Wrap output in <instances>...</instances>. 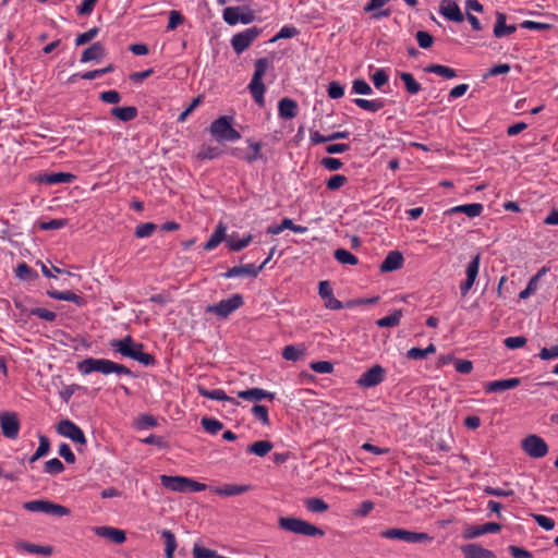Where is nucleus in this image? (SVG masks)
<instances>
[{"label":"nucleus","mask_w":558,"mask_h":558,"mask_svg":"<svg viewBox=\"0 0 558 558\" xmlns=\"http://www.w3.org/2000/svg\"><path fill=\"white\" fill-rule=\"evenodd\" d=\"M241 7H227L223 9L222 17L229 25H235L239 23Z\"/></svg>","instance_id":"nucleus-47"},{"label":"nucleus","mask_w":558,"mask_h":558,"mask_svg":"<svg viewBox=\"0 0 558 558\" xmlns=\"http://www.w3.org/2000/svg\"><path fill=\"white\" fill-rule=\"evenodd\" d=\"M244 304V298L240 293L232 294L229 299L221 300L217 304H209L205 312L216 315L218 318H227Z\"/></svg>","instance_id":"nucleus-8"},{"label":"nucleus","mask_w":558,"mask_h":558,"mask_svg":"<svg viewBox=\"0 0 558 558\" xmlns=\"http://www.w3.org/2000/svg\"><path fill=\"white\" fill-rule=\"evenodd\" d=\"M506 21H507V16L505 13H502V12L496 13V23H495L494 31H493L494 36L496 38H502V37L509 36L517 31V26L514 24L507 25Z\"/></svg>","instance_id":"nucleus-23"},{"label":"nucleus","mask_w":558,"mask_h":558,"mask_svg":"<svg viewBox=\"0 0 558 558\" xmlns=\"http://www.w3.org/2000/svg\"><path fill=\"white\" fill-rule=\"evenodd\" d=\"M19 547L32 554L50 555L52 553V548L50 546H39L26 542L20 543Z\"/></svg>","instance_id":"nucleus-48"},{"label":"nucleus","mask_w":558,"mask_h":558,"mask_svg":"<svg viewBox=\"0 0 558 558\" xmlns=\"http://www.w3.org/2000/svg\"><path fill=\"white\" fill-rule=\"evenodd\" d=\"M304 505L308 511L314 513L325 512L329 509L328 504L318 497L305 499Z\"/></svg>","instance_id":"nucleus-44"},{"label":"nucleus","mask_w":558,"mask_h":558,"mask_svg":"<svg viewBox=\"0 0 558 558\" xmlns=\"http://www.w3.org/2000/svg\"><path fill=\"white\" fill-rule=\"evenodd\" d=\"M464 558H496L494 551L484 548L480 544L471 543L461 547Z\"/></svg>","instance_id":"nucleus-22"},{"label":"nucleus","mask_w":558,"mask_h":558,"mask_svg":"<svg viewBox=\"0 0 558 558\" xmlns=\"http://www.w3.org/2000/svg\"><path fill=\"white\" fill-rule=\"evenodd\" d=\"M227 227L220 222L216 230L213 232L208 241L204 244L205 251H211L216 248L222 241H226L228 235L226 234Z\"/></svg>","instance_id":"nucleus-30"},{"label":"nucleus","mask_w":558,"mask_h":558,"mask_svg":"<svg viewBox=\"0 0 558 558\" xmlns=\"http://www.w3.org/2000/svg\"><path fill=\"white\" fill-rule=\"evenodd\" d=\"M280 530L306 537H323L325 531L319 526L296 517H280L278 519Z\"/></svg>","instance_id":"nucleus-3"},{"label":"nucleus","mask_w":558,"mask_h":558,"mask_svg":"<svg viewBox=\"0 0 558 558\" xmlns=\"http://www.w3.org/2000/svg\"><path fill=\"white\" fill-rule=\"evenodd\" d=\"M333 257L340 263V264H347V265H356L359 263V259L355 255H353L351 252H349L345 248H338L333 253Z\"/></svg>","instance_id":"nucleus-46"},{"label":"nucleus","mask_w":558,"mask_h":558,"mask_svg":"<svg viewBox=\"0 0 558 558\" xmlns=\"http://www.w3.org/2000/svg\"><path fill=\"white\" fill-rule=\"evenodd\" d=\"M253 415L258 418L264 425H269L268 408L262 404H255L252 408Z\"/></svg>","instance_id":"nucleus-61"},{"label":"nucleus","mask_w":558,"mask_h":558,"mask_svg":"<svg viewBox=\"0 0 558 558\" xmlns=\"http://www.w3.org/2000/svg\"><path fill=\"white\" fill-rule=\"evenodd\" d=\"M404 258L399 251H390L379 266L381 272H391L403 266Z\"/></svg>","instance_id":"nucleus-20"},{"label":"nucleus","mask_w":558,"mask_h":558,"mask_svg":"<svg viewBox=\"0 0 558 558\" xmlns=\"http://www.w3.org/2000/svg\"><path fill=\"white\" fill-rule=\"evenodd\" d=\"M63 471H64V465L58 458H53V459H50L47 462H45L44 472H46L48 474L57 475V474L62 473Z\"/></svg>","instance_id":"nucleus-49"},{"label":"nucleus","mask_w":558,"mask_h":558,"mask_svg":"<svg viewBox=\"0 0 558 558\" xmlns=\"http://www.w3.org/2000/svg\"><path fill=\"white\" fill-rule=\"evenodd\" d=\"M57 432L76 444H86V437L83 430L70 420H61L57 425Z\"/></svg>","instance_id":"nucleus-14"},{"label":"nucleus","mask_w":558,"mask_h":558,"mask_svg":"<svg viewBox=\"0 0 558 558\" xmlns=\"http://www.w3.org/2000/svg\"><path fill=\"white\" fill-rule=\"evenodd\" d=\"M310 367L318 374H330L333 371V365L329 361H316L310 364Z\"/></svg>","instance_id":"nucleus-58"},{"label":"nucleus","mask_w":558,"mask_h":558,"mask_svg":"<svg viewBox=\"0 0 558 558\" xmlns=\"http://www.w3.org/2000/svg\"><path fill=\"white\" fill-rule=\"evenodd\" d=\"M233 117L220 116L210 123L209 132L218 142H234L241 138V134L232 126Z\"/></svg>","instance_id":"nucleus-5"},{"label":"nucleus","mask_w":558,"mask_h":558,"mask_svg":"<svg viewBox=\"0 0 558 558\" xmlns=\"http://www.w3.org/2000/svg\"><path fill=\"white\" fill-rule=\"evenodd\" d=\"M483 205L480 203L464 204L452 207L447 214L463 213L470 218L478 217L483 211Z\"/></svg>","instance_id":"nucleus-33"},{"label":"nucleus","mask_w":558,"mask_h":558,"mask_svg":"<svg viewBox=\"0 0 558 558\" xmlns=\"http://www.w3.org/2000/svg\"><path fill=\"white\" fill-rule=\"evenodd\" d=\"M318 294L324 300V306L328 310H342L343 307H351L355 302L349 301L345 304L340 302L333 296L332 288L327 280H323L318 284Z\"/></svg>","instance_id":"nucleus-12"},{"label":"nucleus","mask_w":558,"mask_h":558,"mask_svg":"<svg viewBox=\"0 0 558 558\" xmlns=\"http://www.w3.org/2000/svg\"><path fill=\"white\" fill-rule=\"evenodd\" d=\"M246 143L252 148V151L246 153L245 156H243V160H245L247 163H253L256 160L264 159V155L262 154V142H254L253 140L248 138L246 140Z\"/></svg>","instance_id":"nucleus-36"},{"label":"nucleus","mask_w":558,"mask_h":558,"mask_svg":"<svg viewBox=\"0 0 558 558\" xmlns=\"http://www.w3.org/2000/svg\"><path fill=\"white\" fill-rule=\"evenodd\" d=\"M521 384L519 377H511L507 379L489 381L485 385V391L487 393L501 392L504 390L517 388Z\"/></svg>","instance_id":"nucleus-21"},{"label":"nucleus","mask_w":558,"mask_h":558,"mask_svg":"<svg viewBox=\"0 0 558 558\" xmlns=\"http://www.w3.org/2000/svg\"><path fill=\"white\" fill-rule=\"evenodd\" d=\"M217 551L195 544L193 547V558H214Z\"/></svg>","instance_id":"nucleus-64"},{"label":"nucleus","mask_w":558,"mask_h":558,"mask_svg":"<svg viewBox=\"0 0 558 558\" xmlns=\"http://www.w3.org/2000/svg\"><path fill=\"white\" fill-rule=\"evenodd\" d=\"M400 78L404 83L405 90L410 95H415L422 89L421 84L414 78L413 74L409 72H401Z\"/></svg>","instance_id":"nucleus-41"},{"label":"nucleus","mask_w":558,"mask_h":558,"mask_svg":"<svg viewBox=\"0 0 558 558\" xmlns=\"http://www.w3.org/2000/svg\"><path fill=\"white\" fill-rule=\"evenodd\" d=\"M439 13L452 22H462L463 14L459 5L453 0H442L439 5Z\"/></svg>","instance_id":"nucleus-19"},{"label":"nucleus","mask_w":558,"mask_h":558,"mask_svg":"<svg viewBox=\"0 0 558 558\" xmlns=\"http://www.w3.org/2000/svg\"><path fill=\"white\" fill-rule=\"evenodd\" d=\"M29 315L37 316L47 322H54L57 319V314L52 311L43 307H34L29 311Z\"/></svg>","instance_id":"nucleus-59"},{"label":"nucleus","mask_w":558,"mask_h":558,"mask_svg":"<svg viewBox=\"0 0 558 558\" xmlns=\"http://www.w3.org/2000/svg\"><path fill=\"white\" fill-rule=\"evenodd\" d=\"M201 425L210 435H216L223 428V424L220 421L208 416H204L201 420Z\"/></svg>","instance_id":"nucleus-45"},{"label":"nucleus","mask_w":558,"mask_h":558,"mask_svg":"<svg viewBox=\"0 0 558 558\" xmlns=\"http://www.w3.org/2000/svg\"><path fill=\"white\" fill-rule=\"evenodd\" d=\"M502 529L497 522H487L482 525H466L463 531L464 539H473L487 533H498Z\"/></svg>","instance_id":"nucleus-15"},{"label":"nucleus","mask_w":558,"mask_h":558,"mask_svg":"<svg viewBox=\"0 0 558 558\" xmlns=\"http://www.w3.org/2000/svg\"><path fill=\"white\" fill-rule=\"evenodd\" d=\"M522 450L531 458H544L548 453V445L546 441L535 434L527 435L521 441Z\"/></svg>","instance_id":"nucleus-9"},{"label":"nucleus","mask_w":558,"mask_h":558,"mask_svg":"<svg viewBox=\"0 0 558 558\" xmlns=\"http://www.w3.org/2000/svg\"><path fill=\"white\" fill-rule=\"evenodd\" d=\"M353 102L361 109L371 111V112H377L380 109L385 107V101L380 98L378 99H364V98H355L353 99Z\"/></svg>","instance_id":"nucleus-35"},{"label":"nucleus","mask_w":558,"mask_h":558,"mask_svg":"<svg viewBox=\"0 0 558 558\" xmlns=\"http://www.w3.org/2000/svg\"><path fill=\"white\" fill-rule=\"evenodd\" d=\"M251 489L250 485H238V484H226L220 487H216L214 492L220 496H238L242 495Z\"/></svg>","instance_id":"nucleus-31"},{"label":"nucleus","mask_w":558,"mask_h":558,"mask_svg":"<svg viewBox=\"0 0 558 558\" xmlns=\"http://www.w3.org/2000/svg\"><path fill=\"white\" fill-rule=\"evenodd\" d=\"M15 275L19 279L25 281H33L38 278V274L31 268L25 262H22L17 265L15 269Z\"/></svg>","instance_id":"nucleus-42"},{"label":"nucleus","mask_w":558,"mask_h":558,"mask_svg":"<svg viewBox=\"0 0 558 558\" xmlns=\"http://www.w3.org/2000/svg\"><path fill=\"white\" fill-rule=\"evenodd\" d=\"M347 182H348V178L345 175L335 174L327 180L326 186L330 191H336V190L342 187Z\"/></svg>","instance_id":"nucleus-57"},{"label":"nucleus","mask_w":558,"mask_h":558,"mask_svg":"<svg viewBox=\"0 0 558 558\" xmlns=\"http://www.w3.org/2000/svg\"><path fill=\"white\" fill-rule=\"evenodd\" d=\"M327 94L331 99H339L344 95V88L340 82L332 81L328 85Z\"/></svg>","instance_id":"nucleus-62"},{"label":"nucleus","mask_w":558,"mask_h":558,"mask_svg":"<svg viewBox=\"0 0 558 558\" xmlns=\"http://www.w3.org/2000/svg\"><path fill=\"white\" fill-rule=\"evenodd\" d=\"M300 31L295 26H283L271 39L270 43H276L279 39L292 38L299 35Z\"/></svg>","instance_id":"nucleus-50"},{"label":"nucleus","mask_w":558,"mask_h":558,"mask_svg":"<svg viewBox=\"0 0 558 558\" xmlns=\"http://www.w3.org/2000/svg\"><path fill=\"white\" fill-rule=\"evenodd\" d=\"M264 269V265L255 266L254 264H246L241 266H233L229 268L223 276L226 278L234 277H257L258 274Z\"/></svg>","instance_id":"nucleus-18"},{"label":"nucleus","mask_w":558,"mask_h":558,"mask_svg":"<svg viewBox=\"0 0 558 558\" xmlns=\"http://www.w3.org/2000/svg\"><path fill=\"white\" fill-rule=\"evenodd\" d=\"M255 70L252 76V80L247 86L253 99L255 102L263 108L265 106L264 94L266 90V86L263 83V76L265 75L269 61L266 58H259L254 63Z\"/></svg>","instance_id":"nucleus-4"},{"label":"nucleus","mask_w":558,"mask_h":558,"mask_svg":"<svg viewBox=\"0 0 558 558\" xmlns=\"http://www.w3.org/2000/svg\"><path fill=\"white\" fill-rule=\"evenodd\" d=\"M110 113L122 122H129L137 117L138 110L134 106L114 107L110 110Z\"/></svg>","instance_id":"nucleus-32"},{"label":"nucleus","mask_w":558,"mask_h":558,"mask_svg":"<svg viewBox=\"0 0 558 558\" xmlns=\"http://www.w3.org/2000/svg\"><path fill=\"white\" fill-rule=\"evenodd\" d=\"M415 38L417 40L418 46L422 49H428L434 44V37L425 31H417L415 34Z\"/></svg>","instance_id":"nucleus-54"},{"label":"nucleus","mask_w":558,"mask_h":558,"mask_svg":"<svg viewBox=\"0 0 558 558\" xmlns=\"http://www.w3.org/2000/svg\"><path fill=\"white\" fill-rule=\"evenodd\" d=\"M481 255L476 254L466 266V279L460 283V292L463 296L468 294L473 287L475 279L478 275Z\"/></svg>","instance_id":"nucleus-16"},{"label":"nucleus","mask_w":558,"mask_h":558,"mask_svg":"<svg viewBox=\"0 0 558 558\" xmlns=\"http://www.w3.org/2000/svg\"><path fill=\"white\" fill-rule=\"evenodd\" d=\"M260 34L262 29L256 26L246 28L245 31L233 35L231 38V46L238 54H241Z\"/></svg>","instance_id":"nucleus-11"},{"label":"nucleus","mask_w":558,"mask_h":558,"mask_svg":"<svg viewBox=\"0 0 558 558\" xmlns=\"http://www.w3.org/2000/svg\"><path fill=\"white\" fill-rule=\"evenodd\" d=\"M106 54L105 47L101 43H94L92 46L87 47L81 54L80 61L82 63H86L89 61H98L101 60Z\"/></svg>","instance_id":"nucleus-27"},{"label":"nucleus","mask_w":558,"mask_h":558,"mask_svg":"<svg viewBox=\"0 0 558 558\" xmlns=\"http://www.w3.org/2000/svg\"><path fill=\"white\" fill-rule=\"evenodd\" d=\"M402 316H403L402 310H396L390 315L378 319L376 324L378 327H386V328L396 327L400 324Z\"/></svg>","instance_id":"nucleus-43"},{"label":"nucleus","mask_w":558,"mask_h":558,"mask_svg":"<svg viewBox=\"0 0 558 558\" xmlns=\"http://www.w3.org/2000/svg\"><path fill=\"white\" fill-rule=\"evenodd\" d=\"M272 447L274 445L269 440H258L250 445L246 451L258 457H265L268 452L271 451Z\"/></svg>","instance_id":"nucleus-39"},{"label":"nucleus","mask_w":558,"mask_h":558,"mask_svg":"<svg viewBox=\"0 0 558 558\" xmlns=\"http://www.w3.org/2000/svg\"><path fill=\"white\" fill-rule=\"evenodd\" d=\"M197 391H198V393L202 397H205V398H208V399H211V400L228 401V402L232 403L233 405H239L240 404L239 401H236L232 397H229L222 389L208 390L204 386L198 385L197 386Z\"/></svg>","instance_id":"nucleus-26"},{"label":"nucleus","mask_w":558,"mask_h":558,"mask_svg":"<svg viewBox=\"0 0 558 558\" xmlns=\"http://www.w3.org/2000/svg\"><path fill=\"white\" fill-rule=\"evenodd\" d=\"M252 240H253L252 234H247L246 236H244L240 240H236L235 235L231 234V235H228V238L226 239V243L230 251L240 252L243 248H245L252 242Z\"/></svg>","instance_id":"nucleus-38"},{"label":"nucleus","mask_w":558,"mask_h":558,"mask_svg":"<svg viewBox=\"0 0 558 558\" xmlns=\"http://www.w3.org/2000/svg\"><path fill=\"white\" fill-rule=\"evenodd\" d=\"M278 112L281 119H293L298 114V102L294 99L284 97L279 100Z\"/></svg>","instance_id":"nucleus-28"},{"label":"nucleus","mask_w":558,"mask_h":558,"mask_svg":"<svg viewBox=\"0 0 558 558\" xmlns=\"http://www.w3.org/2000/svg\"><path fill=\"white\" fill-rule=\"evenodd\" d=\"M77 369L83 375H88L93 372H98L104 375L112 373L118 375H133L129 367L107 359L86 357L77 363Z\"/></svg>","instance_id":"nucleus-2"},{"label":"nucleus","mask_w":558,"mask_h":558,"mask_svg":"<svg viewBox=\"0 0 558 558\" xmlns=\"http://www.w3.org/2000/svg\"><path fill=\"white\" fill-rule=\"evenodd\" d=\"M156 229L157 226L155 223L146 222L137 226L134 234L136 238H147L150 236Z\"/></svg>","instance_id":"nucleus-63"},{"label":"nucleus","mask_w":558,"mask_h":558,"mask_svg":"<svg viewBox=\"0 0 558 558\" xmlns=\"http://www.w3.org/2000/svg\"><path fill=\"white\" fill-rule=\"evenodd\" d=\"M70 512L71 511L68 507L48 500L46 514H51L54 517H64L69 515Z\"/></svg>","instance_id":"nucleus-51"},{"label":"nucleus","mask_w":558,"mask_h":558,"mask_svg":"<svg viewBox=\"0 0 558 558\" xmlns=\"http://www.w3.org/2000/svg\"><path fill=\"white\" fill-rule=\"evenodd\" d=\"M426 73H434L445 78H453L457 76V72L454 69L441 65V64H429L424 68Z\"/></svg>","instance_id":"nucleus-40"},{"label":"nucleus","mask_w":558,"mask_h":558,"mask_svg":"<svg viewBox=\"0 0 558 558\" xmlns=\"http://www.w3.org/2000/svg\"><path fill=\"white\" fill-rule=\"evenodd\" d=\"M352 93L359 95H371L373 89L366 81L356 78L352 83Z\"/></svg>","instance_id":"nucleus-53"},{"label":"nucleus","mask_w":558,"mask_h":558,"mask_svg":"<svg viewBox=\"0 0 558 558\" xmlns=\"http://www.w3.org/2000/svg\"><path fill=\"white\" fill-rule=\"evenodd\" d=\"M98 33H99V28L93 27V28L88 29L87 32L77 35L75 38V45L82 46V45H85V44L92 41L97 36Z\"/></svg>","instance_id":"nucleus-60"},{"label":"nucleus","mask_w":558,"mask_h":558,"mask_svg":"<svg viewBox=\"0 0 558 558\" xmlns=\"http://www.w3.org/2000/svg\"><path fill=\"white\" fill-rule=\"evenodd\" d=\"M47 295L54 300L72 302V303L76 304L77 306H83L86 303L82 296L75 294L74 292H72L70 290H68V291L48 290Z\"/></svg>","instance_id":"nucleus-29"},{"label":"nucleus","mask_w":558,"mask_h":558,"mask_svg":"<svg viewBox=\"0 0 558 558\" xmlns=\"http://www.w3.org/2000/svg\"><path fill=\"white\" fill-rule=\"evenodd\" d=\"M371 80L374 86L377 89H380L385 84L388 83L389 75L387 74L386 70L377 69L376 72L371 76Z\"/></svg>","instance_id":"nucleus-55"},{"label":"nucleus","mask_w":558,"mask_h":558,"mask_svg":"<svg viewBox=\"0 0 558 558\" xmlns=\"http://www.w3.org/2000/svg\"><path fill=\"white\" fill-rule=\"evenodd\" d=\"M238 397L248 401H260L264 399H268L272 401L276 397L274 392H269L258 387L250 388L246 390H241L238 392Z\"/></svg>","instance_id":"nucleus-24"},{"label":"nucleus","mask_w":558,"mask_h":558,"mask_svg":"<svg viewBox=\"0 0 558 558\" xmlns=\"http://www.w3.org/2000/svg\"><path fill=\"white\" fill-rule=\"evenodd\" d=\"M160 483L165 488L178 493H197L207 488L203 483L180 475H160Z\"/></svg>","instance_id":"nucleus-6"},{"label":"nucleus","mask_w":558,"mask_h":558,"mask_svg":"<svg viewBox=\"0 0 558 558\" xmlns=\"http://www.w3.org/2000/svg\"><path fill=\"white\" fill-rule=\"evenodd\" d=\"M20 427L21 423L16 412H0V428L5 438L15 440L19 437Z\"/></svg>","instance_id":"nucleus-10"},{"label":"nucleus","mask_w":558,"mask_h":558,"mask_svg":"<svg viewBox=\"0 0 558 558\" xmlns=\"http://www.w3.org/2000/svg\"><path fill=\"white\" fill-rule=\"evenodd\" d=\"M136 425L140 429H147L150 427H156L158 425V421L154 415L142 414L138 416Z\"/></svg>","instance_id":"nucleus-56"},{"label":"nucleus","mask_w":558,"mask_h":558,"mask_svg":"<svg viewBox=\"0 0 558 558\" xmlns=\"http://www.w3.org/2000/svg\"><path fill=\"white\" fill-rule=\"evenodd\" d=\"M95 533L100 537L110 539L114 544H122L126 539L125 532L116 527L97 526L95 527Z\"/></svg>","instance_id":"nucleus-25"},{"label":"nucleus","mask_w":558,"mask_h":558,"mask_svg":"<svg viewBox=\"0 0 558 558\" xmlns=\"http://www.w3.org/2000/svg\"><path fill=\"white\" fill-rule=\"evenodd\" d=\"M161 537L165 539V557L166 558H173V554L177 549V538L172 531L170 530H162L160 532Z\"/></svg>","instance_id":"nucleus-34"},{"label":"nucleus","mask_w":558,"mask_h":558,"mask_svg":"<svg viewBox=\"0 0 558 558\" xmlns=\"http://www.w3.org/2000/svg\"><path fill=\"white\" fill-rule=\"evenodd\" d=\"M385 376L386 369L381 365L376 364L364 372L356 380V384L361 388H372L381 384L385 380Z\"/></svg>","instance_id":"nucleus-13"},{"label":"nucleus","mask_w":558,"mask_h":558,"mask_svg":"<svg viewBox=\"0 0 558 558\" xmlns=\"http://www.w3.org/2000/svg\"><path fill=\"white\" fill-rule=\"evenodd\" d=\"M109 345L122 356L137 361L144 366H154L156 364V357L150 353L144 352V344L135 342L129 335L123 339L111 340Z\"/></svg>","instance_id":"nucleus-1"},{"label":"nucleus","mask_w":558,"mask_h":558,"mask_svg":"<svg viewBox=\"0 0 558 558\" xmlns=\"http://www.w3.org/2000/svg\"><path fill=\"white\" fill-rule=\"evenodd\" d=\"M380 536L387 539H399L410 544H422L433 541V537L425 532H414L405 529H388L380 532Z\"/></svg>","instance_id":"nucleus-7"},{"label":"nucleus","mask_w":558,"mask_h":558,"mask_svg":"<svg viewBox=\"0 0 558 558\" xmlns=\"http://www.w3.org/2000/svg\"><path fill=\"white\" fill-rule=\"evenodd\" d=\"M48 500L46 499H37L31 500L23 505V508L31 512H44L46 513Z\"/></svg>","instance_id":"nucleus-52"},{"label":"nucleus","mask_w":558,"mask_h":558,"mask_svg":"<svg viewBox=\"0 0 558 558\" xmlns=\"http://www.w3.org/2000/svg\"><path fill=\"white\" fill-rule=\"evenodd\" d=\"M75 179L76 177L70 172L40 173L36 177L38 183H45L47 185L72 183Z\"/></svg>","instance_id":"nucleus-17"},{"label":"nucleus","mask_w":558,"mask_h":558,"mask_svg":"<svg viewBox=\"0 0 558 558\" xmlns=\"http://www.w3.org/2000/svg\"><path fill=\"white\" fill-rule=\"evenodd\" d=\"M223 150L218 146L202 145L196 157L201 160H213L222 156Z\"/></svg>","instance_id":"nucleus-37"}]
</instances>
